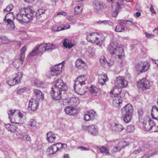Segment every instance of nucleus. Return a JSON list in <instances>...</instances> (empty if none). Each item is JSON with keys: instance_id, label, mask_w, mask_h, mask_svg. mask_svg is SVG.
Here are the masks:
<instances>
[{"instance_id": "1", "label": "nucleus", "mask_w": 158, "mask_h": 158, "mask_svg": "<svg viewBox=\"0 0 158 158\" xmlns=\"http://www.w3.org/2000/svg\"><path fill=\"white\" fill-rule=\"evenodd\" d=\"M45 11L44 9H40L35 13V11L32 9L23 8L19 11L16 17L18 20L27 23L32 20L35 14L37 18L40 19L42 17L41 15L44 14Z\"/></svg>"}, {"instance_id": "2", "label": "nucleus", "mask_w": 158, "mask_h": 158, "mask_svg": "<svg viewBox=\"0 0 158 158\" xmlns=\"http://www.w3.org/2000/svg\"><path fill=\"white\" fill-rule=\"evenodd\" d=\"M108 50L112 55L115 54L117 56L119 60V62L120 66H122L123 64H125V61L123 59L124 51L122 46H117L116 43L112 42L109 45Z\"/></svg>"}, {"instance_id": "3", "label": "nucleus", "mask_w": 158, "mask_h": 158, "mask_svg": "<svg viewBox=\"0 0 158 158\" xmlns=\"http://www.w3.org/2000/svg\"><path fill=\"white\" fill-rule=\"evenodd\" d=\"M87 40L90 42L101 46L104 41L105 37L102 34L93 32L87 35Z\"/></svg>"}, {"instance_id": "4", "label": "nucleus", "mask_w": 158, "mask_h": 158, "mask_svg": "<svg viewBox=\"0 0 158 158\" xmlns=\"http://www.w3.org/2000/svg\"><path fill=\"white\" fill-rule=\"evenodd\" d=\"M124 121L127 123L131 121L133 110L132 106L130 104H127L122 110Z\"/></svg>"}, {"instance_id": "5", "label": "nucleus", "mask_w": 158, "mask_h": 158, "mask_svg": "<svg viewBox=\"0 0 158 158\" xmlns=\"http://www.w3.org/2000/svg\"><path fill=\"white\" fill-rule=\"evenodd\" d=\"M26 50V47L23 46L21 49V53L16 58L13 62V64L16 68L19 67L20 65L23 64V61L25 58V52Z\"/></svg>"}, {"instance_id": "6", "label": "nucleus", "mask_w": 158, "mask_h": 158, "mask_svg": "<svg viewBox=\"0 0 158 158\" xmlns=\"http://www.w3.org/2000/svg\"><path fill=\"white\" fill-rule=\"evenodd\" d=\"M6 14L5 17L3 21V23H5L8 27L13 29L15 27L13 21L10 19L9 18H11L13 16V12H8Z\"/></svg>"}, {"instance_id": "7", "label": "nucleus", "mask_w": 158, "mask_h": 158, "mask_svg": "<svg viewBox=\"0 0 158 158\" xmlns=\"http://www.w3.org/2000/svg\"><path fill=\"white\" fill-rule=\"evenodd\" d=\"M92 6L95 12L98 13L106 7L105 5L102 2L99 0H95L92 2Z\"/></svg>"}, {"instance_id": "8", "label": "nucleus", "mask_w": 158, "mask_h": 158, "mask_svg": "<svg viewBox=\"0 0 158 158\" xmlns=\"http://www.w3.org/2000/svg\"><path fill=\"white\" fill-rule=\"evenodd\" d=\"M52 88H56L57 89L61 91L62 90L66 91L68 89L67 86L60 79H58L55 81V83Z\"/></svg>"}, {"instance_id": "9", "label": "nucleus", "mask_w": 158, "mask_h": 158, "mask_svg": "<svg viewBox=\"0 0 158 158\" xmlns=\"http://www.w3.org/2000/svg\"><path fill=\"white\" fill-rule=\"evenodd\" d=\"M137 85L139 88H141L143 90L148 89L151 86L149 81L145 78L139 80Z\"/></svg>"}, {"instance_id": "10", "label": "nucleus", "mask_w": 158, "mask_h": 158, "mask_svg": "<svg viewBox=\"0 0 158 158\" xmlns=\"http://www.w3.org/2000/svg\"><path fill=\"white\" fill-rule=\"evenodd\" d=\"M129 142L125 141H122L118 143L117 146L114 147L111 151L112 153L120 152L121 150L124 148L129 145Z\"/></svg>"}, {"instance_id": "11", "label": "nucleus", "mask_w": 158, "mask_h": 158, "mask_svg": "<svg viewBox=\"0 0 158 158\" xmlns=\"http://www.w3.org/2000/svg\"><path fill=\"white\" fill-rule=\"evenodd\" d=\"M39 106L38 101L35 99L31 98L29 101L28 110L32 112L36 111Z\"/></svg>"}, {"instance_id": "12", "label": "nucleus", "mask_w": 158, "mask_h": 158, "mask_svg": "<svg viewBox=\"0 0 158 158\" xmlns=\"http://www.w3.org/2000/svg\"><path fill=\"white\" fill-rule=\"evenodd\" d=\"M117 87L119 88H124L128 85L127 82L123 77L119 76L116 77L115 83Z\"/></svg>"}, {"instance_id": "13", "label": "nucleus", "mask_w": 158, "mask_h": 158, "mask_svg": "<svg viewBox=\"0 0 158 158\" xmlns=\"http://www.w3.org/2000/svg\"><path fill=\"white\" fill-rule=\"evenodd\" d=\"M64 65L61 64H59L55 65L51 70V74L52 76H56L59 74L61 72Z\"/></svg>"}, {"instance_id": "14", "label": "nucleus", "mask_w": 158, "mask_h": 158, "mask_svg": "<svg viewBox=\"0 0 158 158\" xmlns=\"http://www.w3.org/2000/svg\"><path fill=\"white\" fill-rule=\"evenodd\" d=\"M16 112L18 113L19 117L20 118H22L24 116L23 114L18 110H10L8 112V114L9 115V118L11 123H16L13 118L14 114Z\"/></svg>"}, {"instance_id": "15", "label": "nucleus", "mask_w": 158, "mask_h": 158, "mask_svg": "<svg viewBox=\"0 0 158 158\" xmlns=\"http://www.w3.org/2000/svg\"><path fill=\"white\" fill-rule=\"evenodd\" d=\"M86 80V77L85 75L79 76L75 80L74 85L77 86V88L79 86H82L85 84Z\"/></svg>"}, {"instance_id": "16", "label": "nucleus", "mask_w": 158, "mask_h": 158, "mask_svg": "<svg viewBox=\"0 0 158 158\" xmlns=\"http://www.w3.org/2000/svg\"><path fill=\"white\" fill-rule=\"evenodd\" d=\"M61 91H60L56 88H52L50 94L52 98L54 100H60L61 98Z\"/></svg>"}, {"instance_id": "17", "label": "nucleus", "mask_w": 158, "mask_h": 158, "mask_svg": "<svg viewBox=\"0 0 158 158\" xmlns=\"http://www.w3.org/2000/svg\"><path fill=\"white\" fill-rule=\"evenodd\" d=\"M149 67V65L148 63L143 64L142 62L138 63L136 66L135 68L138 70L142 73L147 71Z\"/></svg>"}, {"instance_id": "18", "label": "nucleus", "mask_w": 158, "mask_h": 158, "mask_svg": "<svg viewBox=\"0 0 158 158\" xmlns=\"http://www.w3.org/2000/svg\"><path fill=\"white\" fill-rule=\"evenodd\" d=\"M96 115V112L92 110L87 111L84 115V119L86 121L93 120Z\"/></svg>"}, {"instance_id": "19", "label": "nucleus", "mask_w": 158, "mask_h": 158, "mask_svg": "<svg viewBox=\"0 0 158 158\" xmlns=\"http://www.w3.org/2000/svg\"><path fill=\"white\" fill-rule=\"evenodd\" d=\"M83 129L88 130V132L93 135L95 136L98 133L97 129L94 125L84 126Z\"/></svg>"}, {"instance_id": "20", "label": "nucleus", "mask_w": 158, "mask_h": 158, "mask_svg": "<svg viewBox=\"0 0 158 158\" xmlns=\"http://www.w3.org/2000/svg\"><path fill=\"white\" fill-rule=\"evenodd\" d=\"M110 96L113 98L112 103L114 106H118L122 102L121 98L119 95L114 94L110 95Z\"/></svg>"}, {"instance_id": "21", "label": "nucleus", "mask_w": 158, "mask_h": 158, "mask_svg": "<svg viewBox=\"0 0 158 158\" xmlns=\"http://www.w3.org/2000/svg\"><path fill=\"white\" fill-rule=\"evenodd\" d=\"M34 99H36L39 101L41 100H43L44 98V94L40 90L38 89H34Z\"/></svg>"}, {"instance_id": "22", "label": "nucleus", "mask_w": 158, "mask_h": 158, "mask_svg": "<svg viewBox=\"0 0 158 158\" xmlns=\"http://www.w3.org/2000/svg\"><path fill=\"white\" fill-rule=\"evenodd\" d=\"M64 111L67 114L69 115H74L76 114L77 110L73 107L67 106L64 109Z\"/></svg>"}, {"instance_id": "23", "label": "nucleus", "mask_w": 158, "mask_h": 158, "mask_svg": "<svg viewBox=\"0 0 158 158\" xmlns=\"http://www.w3.org/2000/svg\"><path fill=\"white\" fill-rule=\"evenodd\" d=\"M68 104L70 106H75L79 103V99L78 98H72L67 100Z\"/></svg>"}, {"instance_id": "24", "label": "nucleus", "mask_w": 158, "mask_h": 158, "mask_svg": "<svg viewBox=\"0 0 158 158\" xmlns=\"http://www.w3.org/2000/svg\"><path fill=\"white\" fill-rule=\"evenodd\" d=\"M60 149L57 143L53 144L48 149V151L50 154L53 155L56 153Z\"/></svg>"}, {"instance_id": "25", "label": "nucleus", "mask_w": 158, "mask_h": 158, "mask_svg": "<svg viewBox=\"0 0 158 158\" xmlns=\"http://www.w3.org/2000/svg\"><path fill=\"white\" fill-rule=\"evenodd\" d=\"M108 80V78L107 75L106 74H102L99 76L98 82L99 84H100L102 86Z\"/></svg>"}, {"instance_id": "26", "label": "nucleus", "mask_w": 158, "mask_h": 158, "mask_svg": "<svg viewBox=\"0 0 158 158\" xmlns=\"http://www.w3.org/2000/svg\"><path fill=\"white\" fill-rule=\"evenodd\" d=\"M85 65V63L81 59H78L76 62V66L78 69H82Z\"/></svg>"}, {"instance_id": "27", "label": "nucleus", "mask_w": 158, "mask_h": 158, "mask_svg": "<svg viewBox=\"0 0 158 158\" xmlns=\"http://www.w3.org/2000/svg\"><path fill=\"white\" fill-rule=\"evenodd\" d=\"M56 139V136L55 134L51 132H48L47 134V139L48 142L53 143L55 142Z\"/></svg>"}, {"instance_id": "28", "label": "nucleus", "mask_w": 158, "mask_h": 158, "mask_svg": "<svg viewBox=\"0 0 158 158\" xmlns=\"http://www.w3.org/2000/svg\"><path fill=\"white\" fill-rule=\"evenodd\" d=\"M112 129L113 131L119 132L124 129V127L122 125L119 123H115Z\"/></svg>"}, {"instance_id": "29", "label": "nucleus", "mask_w": 158, "mask_h": 158, "mask_svg": "<svg viewBox=\"0 0 158 158\" xmlns=\"http://www.w3.org/2000/svg\"><path fill=\"white\" fill-rule=\"evenodd\" d=\"M82 86H79L77 88V86L74 85V88L75 92L80 95H82L86 93V91L84 90L83 89H81V87Z\"/></svg>"}, {"instance_id": "30", "label": "nucleus", "mask_w": 158, "mask_h": 158, "mask_svg": "<svg viewBox=\"0 0 158 158\" xmlns=\"http://www.w3.org/2000/svg\"><path fill=\"white\" fill-rule=\"evenodd\" d=\"M6 129L11 132H14L17 129V127L14 124H8L6 125Z\"/></svg>"}, {"instance_id": "31", "label": "nucleus", "mask_w": 158, "mask_h": 158, "mask_svg": "<svg viewBox=\"0 0 158 158\" xmlns=\"http://www.w3.org/2000/svg\"><path fill=\"white\" fill-rule=\"evenodd\" d=\"M122 88H119L117 87L116 86L110 92L111 95L114 94V95L119 94L122 92Z\"/></svg>"}, {"instance_id": "32", "label": "nucleus", "mask_w": 158, "mask_h": 158, "mask_svg": "<svg viewBox=\"0 0 158 158\" xmlns=\"http://www.w3.org/2000/svg\"><path fill=\"white\" fill-rule=\"evenodd\" d=\"M151 115L152 118L155 119L156 120L158 117V108L156 107H152Z\"/></svg>"}, {"instance_id": "33", "label": "nucleus", "mask_w": 158, "mask_h": 158, "mask_svg": "<svg viewBox=\"0 0 158 158\" xmlns=\"http://www.w3.org/2000/svg\"><path fill=\"white\" fill-rule=\"evenodd\" d=\"M44 44L45 46V49H44L45 51L51 52L56 48L55 45L53 44Z\"/></svg>"}, {"instance_id": "34", "label": "nucleus", "mask_w": 158, "mask_h": 158, "mask_svg": "<svg viewBox=\"0 0 158 158\" xmlns=\"http://www.w3.org/2000/svg\"><path fill=\"white\" fill-rule=\"evenodd\" d=\"M70 41V40L68 39L65 38L64 39L63 42L64 46L66 48H68L69 49L72 48L74 45L71 44Z\"/></svg>"}, {"instance_id": "35", "label": "nucleus", "mask_w": 158, "mask_h": 158, "mask_svg": "<svg viewBox=\"0 0 158 158\" xmlns=\"http://www.w3.org/2000/svg\"><path fill=\"white\" fill-rule=\"evenodd\" d=\"M115 31L116 32H122L125 31V28L122 24L119 23V24L117 25L115 27Z\"/></svg>"}, {"instance_id": "36", "label": "nucleus", "mask_w": 158, "mask_h": 158, "mask_svg": "<svg viewBox=\"0 0 158 158\" xmlns=\"http://www.w3.org/2000/svg\"><path fill=\"white\" fill-rule=\"evenodd\" d=\"M14 78L8 77L7 78L6 81L7 83L10 86L14 85L17 84V83L15 81Z\"/></svg>"}, {"instance_id": "37", "label": "nucleus", "mask_w": 158, "mask_h": 158, "mask_svg": "<svg viewBox=\"0 0 158 158\" xmlns=\"http://www.w3.org/2000/svg\"><path fill=\"white\" fill-rule=\"evenodd\" d=\"M145 146H142V147H139L138 148L134 150L133 151L131 152V155H135L138 154L140 152H141L143 151L144 150V148Z\"/></svg>"}, {"instance_id": "38", "label": "nucleus", "mask_w": 158, "mask_h": 158, "mask_svg": "<svg viewBox=\"0 0 158 158\" xmlns=\"http://www.w3.org/2000/svg\"><path fill=\"white\" fill-rule=\"evenodd\" d=\"M23 77V74L21 72H19L17 73L16 76L14 78L15 80V81L17 84H19L20 81L21 79Z\"/></svg>"}, {"instance_id": "39", "label": "nucleus", "mask_w": 158, "mask_h": 158, "mask_svg": "<svg viewBox=\"0 0 158 158\" xmlns=\"http://www.w3.org/2000/svg\"><path fill=\"white\" fill-rule=\"evenodd\" d=\"M95 52V49L93 47L89 48L87 52V53L90 57H93L94 55Z\"/></svg>"}, {"instance_id": "40", "label": "nucleus", "mask_w": 158, "mask_h": 158, "mask_svg": "<svg viewBox=\"0 0 158 158\" xmlns=\"http://www.w3.org/2000/svg\"><path fill=\"white\" fill-rule=\"evenodd\" d=\"M98 23H103L105 25H108L110 26H113V23L109 20H100L98 22Z\"/></svg>"}, {"instance_id": "41", "label": "nucleus", "mask_w": 158, "mask_h": 158, "mask_svg": "<svg viewBox=\"0 0 158 158\" xmlns=\"http://www.w3.org/2000/svg\"><path fill=\"white\" fill-rule=\"evenodd\" d=\"M36 47L38 48V51L40 53H42L45 51L44 49H45V46L44 44H40Z\"/></svg>"}, {"instance_id": "42", "label": "nucleus", "mask_w": 158, "mask_h": 158, "mask_svg": "<svg viewBox=\"0 0 158 158\" xmlns=\"http://www.w3.org/2000/svg\"><path fill=\"white\" fill-rule=\"evenodd\" d=\"M21 138L28 141H30L31 140L30 136H29L28 133L27 132L23 133V135H21Z\"/></svg>"}, {"instance_id": "43", "label": "nucleus", "mask_w": 158, "mask_h": 158, "mask_svg": "<svg viewBox=\"0 0 158 158\" xmlns=\"http://www.w3.org/2000/svg\"><path fill=\"white\" fill-rule=\"evenodd\" d=\"M13 8V6L12 4H10L8 5L6 8L4 9L3 10L4 13V14L6 12H10V11H11Z\"/></svg>"}, {"instance_id": "44", "label": "nucleus", "mask_w": 158, "mask_h": 158, "mask_svg": "<svg viewBox=\"0 0 158 158\" xmlns=\"http://www.w3.org/2000/svg\"><path fill=\"white\" fill-rule=\"evenodd\" d=\"M82 10V8L81 6L79 5L76 6L74 9V13L76 14H80Z\"/></svg>"}, {"instance_id": "45", "label": "nucleus", "mask_w": 158, "mask_h": 158, "mask_svg": "<svg viewBox=\"0 0 158 158\" xmlns=\"http://www.w3.org/2000/svg\"><path fill=\"white\" fill-rule=\"evenodd\" d=\"M38 48L36 47L30 53V55L31 56H34L40 53Z\"/></svg>"}, {"instance_id": "46", "label": "nucleus", "mask_w": 158, "mask_h": 158, "mask_svg": "<svg viewBox=\"0 0 158 158\" xmlns=\"http://www.w3.org/2000/svg\"><path fill=\"white\" fill-rule=\"evenodd\" d=\"M123 0H118V2L116 3L117 5H116V8L118 9H120L124 8V4L122 3Z\"/></svg>"}, {"instance_id": "47", "label": "nucleus", "mask_w": 158, "mask_h": 158, "mask_svg": "<svg viewBox=\"0 0 158 158\" xmlns=\"http://www.w3.org/2000/svg\"><path fill=\"white\" fill-rule=\"evenodd\" d=\"M89 91L92 94H96L98 92L97 88L92 85L89 89Z\"/></svg>"}, {"instance_id": "48", "label": "nucleus", "mask_w": 158, "mask_h": 158, "mask_svg": "<svg viewBox=\"0 0 158 158\" xmlns=\"http://www.w3.org/2000/svg\"><path fill=\"white\" fill-rule=\"evenodd\" d=\"M99 150L102 153H105L106 154H109V149L107 148L102 147L100 148Z\"/></svg>"}, {"instance_id": "49", "label": "nucleus", "mask_w": 158, "mask_h": 158, "mask_svg": "<svg viewBox=\"0 0 158 158\" xmlns=\"http://www.w3.org/2000/svg\"><path fill=\"white\" fill-rule=\"evenodd\" d=\"M28 125L32 127H34L36 125L35 121L34 119H31L28 122Z\"/></svg>"}, {"instance_id": "50", "label": "nucleus", "mask_w": 158, "mask_h": 158, "mask_svg": "<svg viewBox=\"0 0 158 158\" xmlns=\"http://www.w3.org/2000/svg\"><path fill=\"white\" fill-rule=\"evenodd\" d=\"M135 130L134 127L132 125L128 126L127 128V131L128 132H133Z\"/></svg>"}, {"instance_id": "51", "label": "nucleus", "mask_w": 158, "mask_h": 158, "mask_svg": "<svg viewBox=\"0 0 158 158\" xmlns=\"http://www.w3.org/2000/svg\"><path fill=\"white\" fill-rule=\"evenodd\" d=\"M143 125L144 126V129L145 131H148L152 129L151 127H150L149 123L148 124H147V123H144Z\"/></svg>"}, {"instance_id": "52", "label": "nucleus", "mask_w": 158, "mask_h": 158, "mask_svg": "<svg viewBox=\"0 0 158 158\" xmlns=\"http://www.w3.org/2000/svg\"><path fill=\"white\" fill-rule=\"evenodd\" d=\"M70 26L69 25H68V27H67L65 26H64V27H57L58 29H57V31H59L64 30L68 29L70 28Z\"/></svg>"}, {"instance_id": "53", "label": "nucleus", "mask_w": 158, "mask_h": 158, "mask_svg": "<svg viewBox=\"0 0 158 158\" xmlns=\"http://www.w3.org/2000/svg\"><path fill=\"white\" fill-rule=\"evenodd\" d=\"M118 23H120L122 24V25H124V26H127V20H120L118 21Z\"/></svg>"}, {"instance_id": "54", "label": "nucleus", "mask_w": 158, "mask_h": 158, "mask_svg": "<svg viewBox=\"0 0 158 158\" xmlns=\"http://www.w3.org/2000/svg\"><path fill=\"white\" fill-rule=\"evenodd\" d=\"M57 145H58L60 149L62 148H65L67 147V145L65 143H57Z\"/></svg>"}, {"instance_id": "55", "label": "nucleus", "mask_w": 158, "mask_h": 158, "mask_svg": "<svg viewBox=\"0 0 158 158\" xmlns=\"http://www.w3.org/2000/svg\"><path fill=\"white\" fill-rule=\"evenodd\" d=\"M100 62L102 64H105L106 63V59L104 56H101L100 59Z\"/></svg>"}, {"instance_id": "56", "label": "nucleus", "mask_w": 158, "mask_h": 158, "mask_svg": "<svg viewBox=\"0 0 158 158\" xmlns=\"http://www.w3.org/2000/svg\"><path fill=\"white\" fill-rule=\"evenodd\" d=\"M148 123L150 127H151L152 128L155 125V123L154 121L150 119L148 120Z\"/></svg>"}, {"instance_id": "57", "label": "nucleus", "mask_w": 158, "mask_h": 158, "mask_svg": "<svg viewBox=\"0 0 158 158\" xmlns=\"http://www.w3.org/2000/svg\"><path fill=\"white\" fill-rule=\"evenodd\" d=\"M143 109L141 108H139L138 110V113L139 115V117L142 116L143 114Z\"/></svg>"}, {"instance_id": "58", "label": "nucleus", "mask_w": 158, "mask_h": 158, "mask_svg": "<svg viewBox=\"0 0 158 158\" xmlns=\"http://www.w3.org/2000/svg\"><path fill=\"white\" fill-rule=\"evenodd\" d=\"M145 34L146 37L149 39H151L154 37V35L152 34L146 32Z\"/></svg>"}, {"instance_id": "59", "label": "nucleus", "mask_w": 158, "mask_h": 158, "mask_svg": "<svg viewBox=\"0 0 158 158\" xmlns=\"http://www.w3.org/2000/svg\"><path fill=\"white\" fill-rule=\"evenodd\" d=\"M26 88L25 87L21 88L18 90L17 93L18 94H20L24 92L26 90Z\"/></svg>"}, {"instance_id": "60", "label": "nucleus", "mask_w": 158, "mask_h": 158, "mask_svg": "<svg viewBox=\"0 0 158 158\" xmlns=\"http://www.w3.org/2000/svg\"><path fill=\"white\" fill-rule=\"evenodd\" d=\"M106 63L109 67L111 66L114 64V62L112 60H110L106 62Z\"/></svg>"}, {"instance_id": "61", "label": "nucleus", "mask_w": 158, "mask_h": 158, "mask_svg": "<svg viewBox=\"0 0 158 158\" xmlns=\"http://www.w3.org/2000/svg\"><path fill=\"white\" fill-rule=\"evenodd\" d=\"M118 14V10H115L114 11H113L112 13V15L113 17H116L117 16Z\"/></svg>"}, {"instance_id": "62", "label": "nucleus", "mask_w": 158, "mask_h": 158, "mask_svg": "<svg viewBox=\"0 0 158 158\" xmlns=\"http://www.w3.org/2000/svg\"><path fill=\"white\" fill-rule=\"evenodd\" d=\"M127 26H132L134 25V23H133L131 21L129 20H127Z\"/></svg>"}, {"instance_id": "63", "label": "nucleus", "mask_w": 158, "mask_h": 158, "mask_svg": "<svg viewBox=\"0 0 158 158\" xmlns=\"http://www.w3.org/2000/svg\"><path fill=\"white\" fill-rule=\"evenodd\" d=\"M78 149H80L81 151H86V150H88L89 149L83 146H80L78 148Z\"/></svg>"}, {"instance_id": "64", "label": "nucleus", "mask_w": 158, "mask_h": 158, "mask_svg": "<svg viewBox=\"0 0 158 158\" xmlns=\"http://www.w3.org/2000/svg\"><path fill=\"white\" fill-rule=\"evenodd\" d=\"M0 40H1L2 41H8V39L6 36L0 37Z\"/></svg>"}]
</instances>
